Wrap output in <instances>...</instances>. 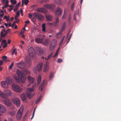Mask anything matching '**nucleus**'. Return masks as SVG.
Returning a JSON list of instances; mask_svg holds the SVG:
<instances>
[{"label":"nucleus","mask_w":121,"mask_h":121,"mask_svg":"<svg viewBox=\"0 0 121 121\" xmlns=\"http://www.w3.org/2000/svg\"><path fill=\"white\" fill-rule=\"evenodd\" d=\"M16 74L18 77L16 75H14L13 76L16 82L18 83L20 82L22 83H24L26 79V77L24 75L23 73L20 70L17 69L16 71Z\"/></svg>","instance_id":"obj_1"},{"label":"nucleus","mask_w":121,"mask_h":121,"mask_svg":"<svg viewBox=\"0 0 121 121\" xmlns=\"http://www.w3.org/2000/svg\"><path fill=\"white\" fill-rule=\"evenodd\" d=\"M35 90V89L32 87V88H26V95L28 98H31L34 95V93H31L33 92Z\"/></svg>","instance_id":"obj_2"},{"label":"nucleus","mask_w":121,"mask_h":121,"mask_svg":"<svg viewBox=\"0 0 121 121\" xmlns=\"http://www.w3.org/2000/svg\"><path fill=\"white\" fill-rule=\"evenodd\" d=\"M12 90L15 91L17 92L20 93L22 92L23 89L21 88L18 85L14 84L11 86Z\"/></svg>","instance_id":"obj_3"},{"label":"nucleus","mask_w":121,"mask_h":121,"mask_svg":"<svg viewBox=\"0 0 121 121\" xmlns=\"http://www.w3.org/2000/svg\"><path fill=\"white\" fill-rule=\"evenodd\" d=\"M24 106L22 105L20 109L18 110L16 116L17 119V120H19L21 119L23 111Z\"/></svg>","instance_id":"obj_4"},{"label":"nucleus","mask_w":121,"mask_h":121,"mask_svg":"<svg viewBox=\"0 0 121 121\" xmlns=\"http://www.w3.org/2000/svg\"><path fill=\"white\" fill-rule=\"evenodd\" d=\"M43 65L42 63H40L38 64L36 67H35L33 69V71L35 73H37L38 71H41Z\"/></svg>","instance_id":"obj_5"},{"label":"nucleus","mask_w":121,"mask_h":121,"mask_svg":"<svg viewBox=\"0 0 121 121\" xmlns=\"http://www.w3.org/2000/svg\"><path fill=\"white\" fill-rule=\"evenodd\" d=\"M28 52L29 55L30 57L32 58L35 56V51L32 47H30L28 49Z\"/></svg>","instance_id":"obj_6"},{"label":"nucleus","mask_w":121,"mask_h":121,"mask_svg":"<svg viewBox=\"0 0 121 121\" xmlns=\"http://www.w3.org/2000/svg\"><path fill=\"white\" fill-rule=\"evenodd\" d=\"M56 44L57 41L56 39H54L52 40L49 46V50L51 51H52L54 50L55 49Z\"/></svg>","instance_id":"obj_7"},{"label":"nucleus","mask_w":121,"mask_h":121,"mask_svg":"<svg viewBox=\"0 0 121 121\" xmlns=\"http://www.w3.org/2000/svg\"><path fill=\"white\" fill-rule=\"evenodd\" d=\"M12 102L17 107H19L20 105V101L18 98H13L12 100Z\"/></svg>","instance_id":"obj_8"},{"label":"nucleus","mask_w":121,"mask_h":121,"mask_svg":"<svg viewBox=\"0 0 121 121\" xmlns=\"http://www.w3.org/2000/svg\"><path fill=\"white\" fill-rule=\"evenodd\" d=\"M27 78L28 82L29 83V84L27 85V86H30L31 84L33 83L35 81V79L33 77L30 76H28Z\"/></svg>","instance_id":"obj_9"},{"label":"nucleus","mask_w":121,"mask_h":121,"mask_svg":"<svg viewBox=\"0 0 121 121\" xmlns=\"http://www.w3.org/2000/svg\"><path fill=\"white\" fill-rule=\"evenodd\" d=\"M18 67L22 69H24L26 67V64L25 63L22 61L19 62L17 64Z\"/></svg>","instance_id":"obj_10"},{"label":"nucleus","mask_w":121,"mask_h":121,"mask_svg":"<svg viewBox=\"0 0 121 121\" xmlns=\"http://www.w3.org/2000/svg\"><path fill=\"white\" fill-rule=\"evenodd\" d=\"M41 77L40 75H39L38 78L37 80V84L36 83H35L32 86V87L34 89H35V88L37 87L41 81Z\"/></svg>","instance_id":"obj_11"},{"label":"nucleus","mask_w":121,"mask_h":121,"mask_svg":"<svg viewBox=\"0 0 121 121\" xmlns=\"http://www.w3.org/2000/svg\"><path fill=\"white\" fill-rule=\"evenodd\" d=\"M49 68V63L48 62H47L44 65L43 69V71L45 72H47Z\"/></svg>","instance_id":"obj_12"},{"label":"nucleus","mask_w":121,"mask_h":121,"mask_svg":"<svg viewBox=\"0 0 121 121\" xmlns=\"http://www.w3.org/2000/svg\"><path fill=\"white\" fill-rule=\"evenodd\" d=\"M1 83V86L5 89H8L9 87V85L5 80L2 81Z\"/></svg>","instance_id":"obj_13"},{"label":"nucleus","mask_w":121,"mask_h":121,"mask_svg":"<svg viewBox=\"0 0 121 121\" xmlns=\"http://www.w3.org/2000/svg\"><path fill=\"white\" fill-rule=\"evenodd\" d=\"M55 4H46L44 5V7L48 9H49L51 10H52L55 7Z\"/></svg>","instance_id":"obj_14"},{"label":"nucleus","mask_w":121,"mask_h":121,"mask_svg":"<svg viewBox=\"0 0 121 121\" xmlns=\"http://www.w3.org/2000/svg\"><path fill=\"white\" fill-rule=\"evenodd\" d=\"M5 80L8 84L11 85L12 86V85H13L14 84L12 79L10 77H7Z\"/></svg>","instance_id":"obj_15"},{"label":"nucleus","mask_w":121,"mask_h":121,"mask_svg":"<svg viewBox=\"0 0 121 121\" xmlns=\"http://www.w3.org/2000/svg\"><path fill=\"white\" fill-rule=\"evenodd\" d=\"M6 111V108L4 105L0 104V112L2 113H4Z\"/></svg>","instance_id":"obj_16"},{"label":"nucleus","mask_w":121,"mask_h":121,"mask_svg":"<svg viewBox=\"0 0 121 121\" xmlns=\"http://www.w3.org/2000/svg\"><path fill=\"white\" fill-rule=\"evenodd\" d=\"M4 92L5 93L7 98L8 96H11L12 94L11 91L7 89L4 90Z\"/></svg>","instance_id":"obj_17"},{"label":"nucleus","mask_w":121,"mask_h":121,"mask_svg":"<svg viewBox=\"0 0 121 121\" xmlns=\"http://www.w3.org/2000/svg\"><path fill=\"white\" fill-rule=\"evenodd\" d=\"M43 49L40 48H39L37 52V53L39 55H41L43 53Z\"/></svg>","instance_id":"obj_18"},{"label":"nucleus","mask_w":121,"mask_h":121,"mask_svg":"<svg viewBox=\"0 0 121 121\" xmlns=\"http://www.w3.org/2000/svg\"><path fill=\"white\" fill-rule=\"evenodd\" d=\"M4 104L6 105L10 106L11 105V102L8 100H6L3 101Z\"/></svg>","instance_id":"obj_19"},{"label":"nucleus","mask_w":121,"mask_h":121,"mask_svg":"<svg viewBox=\"0 0 121 121\" xmlns=\"http://www.w3.org/2000/svg\"><path fill=\"white\" fill-rule=\"evenodd\" d=\"M43 40V38H35V41L37 43H42V41Z\"/></svg>","instance_id":"obj_20"},{"label":"nucleus","mask_w":121,"mask_h":121,"mask_svg":"<svg viewBox=\"0 0 121 121\" xmlns=\"http://www.w3.org/2000/svg\"><path fill=\"white\" fill-rule=\"evenodd\" d=\"M36 10L42 13H45L47 12L46 10L44 8H38Z\"/></svg>","instance_id":"obj_21"},{"label":"nucleus","mask_w":121,"mask_h":121,"mask_svg":"<svg viewBox=\"0 0 121 121\" xmlns=\"http://www.w3.org/2000/svg\"><path fill=\"white\" fill-rule=\"evenodd\" d=\"M62 11L59 8H58L56 12V14L57 15H59L61 14Z\"/></svg>","instance_id":"obj_22"},{"label":"nucleus","mask_w":121,"mask_h":121,"mask_svg":"<svg viewBox=\"0 0 121 121\" xmlns=\"http://www.w3.org/2000/svg\"><path fill=\"white\" fill-rule=\"evenodd\" d=\"M0 96L2 98L6 99L7 98L5 93L0 91Z\"/></svg>","instance_id":"obj_23"},{"label":"nucleus","mask_w":121,"mask_h":121,"mask_svg":"<svg viewBox=\"0 0 121 121\" xmlns=\"http://www.w3.org/2000/svg\"><path fill=\"white\" fill-rule=\"evenodd\" d=\"M46 20L47 21H51L52 20V16L49 15H46Z\"/></svg>","instance_id":"obj_24"},{"label":"nucleus","mask_w":121,"mask_h":121,"mask_svg":"<svg viewBox=\"0 0 121 121\" xmlns=\"http://www.w3.org/2000/svg\"><path fill=\"white\" fill-rule=\"evenodd\" d=\"M7 34V32H6V31L4 29L1 30V36L3 37L6 35Z\"/></svg>","instance_id":"obj_25"},{"label":"nucleus","mask_w":121,"mask_h":121,"mask_svg":"<svg viewBox=\"0 0 121 121\" xmlns=\"http://www.w3.org/2000/svg\"><path fill=\"white\" fill-rule=\"evenodd\" d=\"M21 97L22 100L23 101H25L26 99V96L24 93L21 95Z\"/></svg>","instance_id":"obj_26"},{"label":"nucleus","mask_w":121,"mask_h":121,"mask_svg":"<svg viewBox=\"0 0 121 121\" xmlns=\"http://www.w3.org/2000/svg\"><path fill=\"white\" fill-rule=\"evenodd\" d=\"M45 82L44 80H43L42 83V84L41 85L39 88V90L42 91L43 90V87L44 84Z\"/></svg>","instance_id":"obj_27"},{"label":"nucleus","mask_w":121,"mask_h":121,"mask_svg":"<svg viewBox=\"0 0 121 121\" xmlns=\"http://www.w3.org/2000/svg\"><path fill=\"white\" fill-rule=\"evenodd\" d=\"M48 42L49 41L48 40L45 39L43 42L42 43L44 45L47 46L48 44Z\"/></svg>","instance_id":"obj_28"},{"label":"nucleus","mask_w":121,"mask_h":121,"mask_svg":"<svg viewBox=\"0 0 121 121\" xmlns=\"http://www.w3.org/2000/svg\"><path fill=\"white\" fill-rule=\"evenodd\" d=\"M24 72L25 74L26 75H29L30 74V71H28L27 69H25L24 70Z\"/></svg>","instance_id":"obj_29"},{"label":"nucleus","mask_w":121,"mask_h":121,"mask_svg":"<svg viewBox=\"0 0 121 121\" xmlns=\"http://www.w3.org/2000/svg\"><path fill=\"white\" fill-rule=\"evenodd\" d=\"M25 60L26 63L27 64H30L31 62V60L30 59H28V57H26V58Z\"/></svg>","instance_id":"obj_30"},{"label":"nucleus","mask_w":121,"mask_h":121,"mask_svg":"<svg viewBox=\"0 0 121 121\" xmlns=\"http://www.w3.org/2000/svg\"><path fill=\"white\" fill-rule=\"evenodd\" d=\"M66 28V25L65 23V22H64L63 24V26L61 28V31H63Z\"/></svg>","instance_id":"obj_31"},{"label":"nucleus","mask_w":121,"mask_h":121,"mask_svg":"<svg viewBox=\"0 0 121 121\" xmlns=\"http://www.w3.org/2000/svg\"><path fill=\"white\" fill-rule=\"evenodd\" d=\"M42 30L43 32H45L46 31L45 24L43 23L42 25Z\"/></svg>","instance_id":"obj_32"},{"label":"nucleus","mask_w":121,"mask_h":121,"mask_svg":"<svg viewBox=\"0 0 121 121\" xmlns=\"http://www.w3.org/2000/svg\"><path fill=\"white\" fill-rule=\"evenodd\" d=\"M16 114V112L15 111H11L9 112V114L11 116H13Z\"/></svg>","instance_id":"obj_33"},{"label":"nucleus","mask_w":121,"mask_h":121,"mask_svg":"<svg viewBox=\"0 0 121 121\" xmlns=\"http://www.w3.org/2000/svg\"><path fill=\"white\" fill-rule=\"evenodd\" d=\"M10 2L13 5L15 4L17 2V1L16 0H11Z\"/></svg>","instance_id":"obj_34"},{"label":"nucleus","mask_w":121,"mask_h":121,"mask_svg":"<svg viewBox=\"0 0 121 121\" xmlns=\"http://www.w3.org/2000/svg\"><path fill=\"white\" fill-rule=\"evenodd\" d=\"M19 15V12L18 11L16 13V14L15 17V19L18 18V17Z\"/></svg>","instance_id":"obj_35"},{"label":"nucleus","mask_w":121,"mask_h":121,"mask_svg":"<svg viewBox=\"0 0 121 121\" xmlns=\"http://www.w3.org/2000/svg\"><path fill=\"white\" fill-rule=\"evenodd\" d=\"M25 30L26 31V30L25 28H24L21 30L20 34L21 35L23 34L24 33Z\"/></svg>","instance_id":"obj_36"},{"label":"nucleus","mask_w":121,"mask_h":121,"mask_svg":"<svg viewBox=\"0 0 121 121\" xmlns=\"http://www.w3.org/2000/svg\"><path fill=\"white\" fill-rule=\"evenodd\" d=\"M61 32L60 31L59 32L57 33L56 34V37L57 38H59L61 36Z\"/></svg>","instance_id":"obj_37"},{"label":"nucleus","mask_w":121,"mask_h":121,"mask_svg":"<svg viewBox=\"0 0 121 121\" xmlns=\"http://www.w3.org/2000/svg\"><path fill=\"white\" fill-rule=\"evenodd\" d=\"M55 23L54 24V25L55 26H56V24H57L59 22V20L58 19V17H56V18L55 19Z\"/></svg>","instance_id":"obj_38"},{"label":"nucleus","mask_w":121,"mask_h":121,"mask_svg":"<svg viewBox=\"0 0 121 121\" xmlns=\"http://www.w3.org/2000/svg\"><path fill=\"white\" fill-rule=\"evenodd\" d=\"M2 2L4 4H8L9 3V1L7 0H3Z\"/></svg>","instance_id":"obj_39"},{"label":"nucleus","mask_w":121,"mask_h":121,"mask_svg":"<svg viewBox=\"0 0 121 121\" xmlns=\"http://www.w3.org/2000/svg\"><path fill=\"white\" fill-rule=\"evenodd\" d=\"M54 74L53 73H51L49 76V78L50 79H51L53 77Z\"/></svg>","instance_id":"obj_40"},{"label":"nucleus","mask_w":121,"mask_h":121,"mask_svg":"<svg viewBox=\"0 0 121 121\" xmlns=\"http://www.w3.org/2000/svg\"><path fill=\"white\" fill-rule=\"evenodd\" d=\"M24 1V3L26 5L29 2V0H25Z\"/></svg>","instance_id":"obj_41"},{"label":"nucleus","mask_w":121,"mask_h":121,"mask_svg":"<svg viewBox=\"0 0 121 121\" xmlns=\"http://www.w3.org/2000/svg\"><path fill=\"white\" fill-rule=\"evenodd\" d=\"M13 63L12 62L10 65V66L9 67V68L10 69H11L13 66Z\"/></svg>","instance_id":"obj_42"},{"label":"nucleus","mask_w":121,"mask_h":121,"mask_svg":"<svg viewBox=\"0 0 121 121\" xmlns=\"http://www.w3.org/2000/svg\"><path fill=\"white\" fill-rule=\"evenodd\" d=\"M64 39H65V36H64L62 38V40L60 42L59 45V46H60V45L61 43H62V42L63 41Z\"/></svg>","instance_id":"obj_43"},{"label":"nucleus","mask_w":121,"mask_h":121,"mask_svg":"<svg viewBox=\"0 0 121 121\" xmlns=\"http://www.w3.org/2000/svg\"><path fill=\"white\" fill-rule=\"evenodd\" d=\"M64 39H65V36H64L62 38V40L60 42L59 45V46H60V45L61 43H62V42L63 41Z\"/></svg>","instance_id":"obj_44"},{"label":"nucleus","mask_w":121,"mask_h":121,"mask_svg":"<svg viewBox=\"0 0 121 121\" xmlns=\"http://www.w3.org/2000/svg\"><path fill=\"white\" fill-rule=\"evenodd\" d=\"M62 61V60L61 59L59 58L57 60V62L60 63Z\"/></svg>","instance_id":"obj_45"},{"label":"nucleus","mask_w":121,"mask_h":121,"mask_svg":"<svg viewBox=\"0 0 121 121\" xmlns=\"http://www.w3.org/2000/svg\"><path fill=\"white\" fill-rule=\"evenodd\" d=\"M74 5V3L72 4L71 6V9L72 10H73V8Z\"/></svg>","instance_id":"obj_46"},{"label":"nucleus","mask_w":121,"mask_h":121,"mask_svg":"<svg viewBox=\"0 0 121 121\" xmlns=\"http://www.w3.org/2000/svg\"><path fill=\"white\" fill-rule=\"evenodd\" d=\"M2 43H4L5 44L6 43H6V41L5 39L4 40L2 41V43L1 44V45H2Z\"/></svg>","instance_id":"obj_47"},{"label":"nucleus","mask_w":121,"mask_h":121,"mask_svg":"<svg viewBox=\"0 0 121 121\" xmlns=\"http://www.w3.org/2000/svg\"><path fill=\"white\" fill-rule=\"evenodd\" d=\"M41 98H39L36 101L35 103H38L40 101V100Z\"/></svg>","instance_id":"obj_48"},{"label":"nucleus","mask_w":121,"mask_h":121,"mask_svg":"<svg viewBox=\"0 0 121 121\" xmlns=\"http://www.w3.org/2000/svg\"><path fill=\"white\" fill-rule=\"evenodd\" d=\"M58 52H56L55 54L53 56V57H56L58 55Z\"/></svg>","instance_id":"obj_49"},{"label":"nucleus","mask_w":121,"mask_h":121,"mask_svg":"<svg viewBox=\"0 0 121 121\" xmlns=\"http://www.w3.org/2000/svg\"><path fill=\"white\" fill-rule=\"evenodd\" d=\"M7 57L5 56H3L2 57L3 60H4L5 61H7Z\"/></svg>","instance_id":"obj_50"},{"label":"nucleus","mask_w":121,"mask_h":121,"mask_svg":"<svg viewBox=\"0 0 121 121\" xmlns=\"http://www.w3.org/2000/svg\"><path fill=\"white\" fill-rule=\"evenodd\" d=\"M47 24L48 26H51L53 25V24L52 23H50V22H48L47 23Z\"/></svg>","instance_id":"obj_51"},{"label":"nucleus","mask_w":121,"mask_h":121,"mask_svg":"<svg viewBox=\"0 0 121 121\" xmlns=\"http://www.w3.org/2000/svg\"><path fill=\"white\" fill-rule=\"evenodd\" d=\"M78 11H77V14H76V13H75V14L74 15V19H75V20H76V18H75V16L76 15H78Z\"/></svg>","instance_id":"obj_52"},{"label":"nucleus","mask_w":121,"mask_h":121,"mask_svg":"<svg viewBox=\"0 0 121 121\" xmlns=\"http://www.w3.org/2000/svg\"><path fill=\"white\" fill-rule=\"evenodd\" d=\"M55 2L58 4H59V3L60 2V0H55Z\"/></svg>","instance_id":"obj_53"},{"label":"nucleus","mask_w":121,"mask_h":121,"mask_svg":"<svg viewBox=\"0 0 121 121\" xmlns=\"http://www.w3.org/2000/svg\"><path fill=\"white\" fill-rule=\"evenodd\" d=\"M8 120L9 121H13V119L11 117H9L8 118Z\"/></svg>","instance_id":"obj_54"},{"label":"nucleus","mask_w":121,"mask_h":121,"mask_svg":"<svg viewBox=\"0 0 121 121\" xmlns=\"http://www.w3.org/2000/svg\"><path fill=\"white\" fill-rule=\"evenodd\" d=\"M9 18V16H7L6 15V16H5L4 17V19H8V18Z\"/></svg>","instance_id":"obj_55"},{"label":"nucleus","mask_w":121,"mask_h":121,"mask_svg":"<svg viewBox=\"0 0 121 121\" xmlns=\"http://www.w3.org/2000/svg\"><path fill=\"white\" fill-rule=\"evenodd\" d=\"M20 4V2L19 3H18L15 6V7H16L17 8H18V6Z\"/></svg>","instance_id":"obj_56"},{"label":"nucleus","mask_w":121,"mask_h":121,"mask_svg":"<svg viewBox=\"0 0 121 121\" xmlns=\"http://www.w3.org/2000/svg\"><path fill=\"white\" fill-rule=\"evenodd\" d=\"M15 22L14 21L13 24H12V25L11 26L12 27H13L15 25H16L15 24Z\"/></svg>","instance_id":"obj_57"},{"label":"nucleus","mask_w":121,"mask_h":121,"mask_svg":"<svg viewBox=\"0 0 121 121\" xmlns=\"http://www.w3.org/2000/svg\"><path fill=\"white\" fill-rule=\"evenodd\" d=\"M20 12L21 13V15L22 16L23 15V10L22 9H21Z\"/></svg>","instance_id":"obj_58"},{"label":"nucleus","mask_w":121,"mask_h":121,"mask_svg":"<svg viewBox=\"0 0 121 121\" xmlns=\"http://www.w3.org/2000/svg\"><path fill=\"white\" fill-rule=\"evenodd\" d=\"M7 43H6L3 46V48H5L7 46Z\"/></svg>","instance_id":"obj_59"},{"label":"nucleus","mask_w":121,"mask_h":121,"mask_svg":"<svg viewBox=\"0 0 121 121\" xmlns=\"http://www.w3.org/2000/svg\"><path fill=\"white\" fill-rule=\"evenodd\" d=\"M16 21H15V23H18L19 22V20L18 19V18L16 19H15Z\"/></svg>","instance_id":"obj_60"},{"label":"nucleus","mask_w":121,"mask_h":121,"mask_svg":"<svg viewBox=\"0 0 121 121\" xmlns=\"http://www.w3.org/2000/svg\"><path fill=\"white\" fill-rule=\"evenodd\" d=\"M16 51V49H15L13 51L12 53V55H13L15 53V52Z\"/></svg>","instance_id":"obj_61"},{"label":"nucleus","mask_w":121,"mask_h":121,"mask_svg":"<svg viewBox=\"0 0 121 121\" xmlns=\"http://www.w3.org/2000/svg\"><path fill=\"white\" fill-rule=\"evenodd\" d=\"M3 60H1L0 61V65L3 64Z\"/></svg>","instance_id":"obj_62"},{"label":"nucleus","mask_w":121,"mask_h":121,"mask_svg":"<svg viewBox=\"0 0 121 121\" xmlns=\"http://www.w3.org/2000/svg\"><path fill=\"white\" fill-rule=\"evenodd\" d=\"M6 31V32H7V34L8 33H9L10 31V29H9L7 30Z\"/></svg>","instance_id":"obj_63"},{"label":"nucleus","mask_w":121,"mask_h":121,"mask_svg":"<svg viewBox=\"0 0 121 121\" xmlns=\"http://www.w3.org/2000/svg\"><path fill=\"white\" fill-rule=\"evenodd\" d=\"M52 56L51 55H49L47 57V60H49V58L51 56Z\"/></svg>","instance_id":"obj_64"}]
</instances>
